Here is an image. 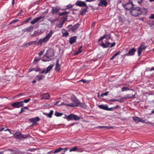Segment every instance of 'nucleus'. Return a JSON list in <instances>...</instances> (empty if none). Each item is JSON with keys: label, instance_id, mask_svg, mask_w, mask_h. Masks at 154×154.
Listing matches in <instances>:
<instances>
[{"label": "nucleus", "instance_id": "obj_26", "mask_svg": "<svg viewBox=\"0 0 154 154\" xmlns=\"http://www.w3.org/2000/svg\"><path fill=\"white\" fill-rule=\"evenodd\" d=\"M121 53V52L120 51H119L118 52H117L116 54H115L112 57H111L110 60H112L115 57L117 56L118 55H119Z\"/></svg>", "mask_w": 154, "mask_h": 154}, {"label": "nucleus", "instance_id": "obj_3", "mask_svg": "<svg viewBox=\"0 0 154 154\" xmlns=\"http://www.w3.org/2000/svg\"><path fill=\"white\" fill-rule=\"evenodd\" d=\"M54 56L53 51L51 50H48L46 53L44 55V57H46L48 60L42 59V60L43 62L49 61L52 59V57Z\"/></svg>", "mask_w": 154, "mask_h": 154}, {"label": "nucleus", "instance_id": "obj_15", "mask_svg": "<svg viewBox=\"0 0 154 154\" xmlns=\"http://www.w3.org/2000/svg\"><path fill=\"white\" fill-rule=\"evenodd\" d=\"M33 29V26H32L31 25L28 27H26L22 30V31L24 32H31L32 31Z\"/></svg>", "mask_w": 154, "mask_h": 154}, {"label": "nucleus", "instance_id": "obj_4", "mask_svg": "<svg viewBox=\"0 0 154 154\" xmlns=\"http://www.w3.org/2000/svg\"><path fill=\"white\" fill-rule=\"evenodd\" d=\"M14 136L15 138L21 140L29 137L30 135L29 134H23L20 132H17L14 134Z\"/></svg>", "mask_w": 154, "mask_h": 154}, {"label": "nucleus", "instance_id": "obj_57", "mask_svg": "<svg viewBox=\"0 0 154 154\" xmlns=\"http://www.w3.org/2000/svg\"><path fill=\"white\" fill-rule=\"evenodd\" d=\"M80 82H82L84 83H85L86 82V81L85 79H81L79 81Z\"/></svg>", "mask_w": 154, "mask_h": 154}, {"label": "nucleus", "instance_id": "obj_61", "mask_svg": "<svg viewBox=\"0 0 154 154\" xmlns=\"http://www.w3.org/2000/svg\"><path fill=\"white\" fill-rule=\"evenodd\" d=\"M108 36V35H104L103 36H102V38L103 39L104 38H106Z\"/></svg>", "mask_w": 154, "mask_h": 154}, {"label": "nucleus", "instance_id": "obj_9", "mask_svg": "<svg viewBox=\"0 0 154 154\" xmlns=\"http://www.w3.org/2000/svg\"><path fill=\"white\" fill-rule=\"evenodd\" d=\"M79 26V24L78 23H76V24L73 26L71 25H69L68 27H69V29L73 32H75L78 29Z\"/></svg>", "mask_w": 154, "mask_h": 154}, {"label": "nucleus", "instance_id": "obj_51", "mask_svg": "<svg viewBox=\"0 0 154 154\" xmlns=\"http://www.w3.org/2000/svg\"><path fill=\"white\" fill-rule=\"evenodd\" d=\"M116 45V43L115 42H113L112 43L110 46V48H112L113 47H114Z\"/></svg>", "mask_w": 154, "mask_h": 154}, {"label": "nucleus", "instance_id": "obj_17", "mask_svg": "<svg viewBox=\"0 0 154 154\" xmlns=\"http://www.w3.org/2000/svg\"><path fill=\"white\" fill-rule=\"evenodd\" d=\"M76 39L77 37L76 36L71 37L69 39V43L71 45L73 44L74 43L76 42Z\"/></svg>", "mask_w": 154, "mask_h": 154}, {"label": "nucleus", "instance_id": "obj_41", "mask_svg": "<svg viewBox=\"0 0 154 154\" xmlns=\"http://www.w3.org/2000/svg\"><path fill=\"white\" fill-rule=\"evenodd\" d=\"M31 100L30 99H25L23 101H21V102H22V104H23V103H27L29 101H30Z\"/></svg>", "mask_w": 154, "mask_h": 154}, {"label": "nucleus", "instance_id": "obj_42", "mask_svg": "<svg viewBox=\"0 0 154 154\" xmlns=\"http://www.w3.org/2000/svg\"><path fill=\"white\" fill-rule=\"evenodd\" d=\"M146 119L143 120L142 118H140L139 122H140L142 123H145L146 122Z\"/></svg>", "mask_w": 154, "mask_h": 154}, {"label": "nucleus", "instance_id": "obj_14", "mask_svg": "<svg viewBox=\"0 0 154 154\" xmlns=\"http://www.w3.org/2000/svg\"><path fill=\"white\" fill-rule=\"evenodd\" d=\"M59 60L57 59L55 65V70L56 71L59 72L60 68V65L59 64Z\"/></svg>", "mask_w": 154, "mask_h": 154}, {"label": "nucleus", "instance_id": "obj_43", "mask_svg": "<svg viewBox=\"0 0 154 154\" xmlns=\"http://www.w3.org/2000/svg\"><path fill=\"white\" fill-rule=\"evenodd\" d=\"M60 102V101H58L57 102L54 103V105L55 106L57 105L58 106H61L62 104H63V103H61L60 104H58Z\"/></svg>", "mask_w": 154, "mask_h": 154}, {"label": "nucleus", "instance_id": "obj_35", "mask_svg": "<svg viewBox=\"0 0 154 154\" xmlns=\"http://www.w3.org/2000/svg\"><path fill=\"white\" fill-rule=\"evenodd\" d=\"M69 13V12L65 11L62 13H60L59 14V16H61L62 15H66L67 14Z\"/></svg>", "mask_w": 154, "mask_h": 154}, {"label": "nucleus", "instance_id": "obj_52", "mask_svg": "<svg viewBox=\"0 0 154 154\" xmlns=\"http://www.w3.org/2000/svg\"><path fill=\"white\" fill-rule=\"evenodd\" d=\"M143 0H137V1L138 4H140L143 2Z\"/></svg>", "mask_w": 154, "mask_h": 154}, {"label": "nucleus", "instance_id": "obj_34", "mask_svg": "<svg viewBox=\"0 0 154 154\" xmlns=\"http://www.w3.org/2000/svg\"><path fill=\"white\" fill-rule=\"evenodd\" d=\"M63 115V113H60L57 111H56L55 113V115L57 117L61 116Z\"/></svg>", "mask_w": 154, "mask_h": 154}, {"label": "nucleus", "instance_id": "obj_19", "mask_svg": "<svg viewBox=\"0 0 154 154\" xmlns=\"http://www.w3.org/2000/svg\"><path fill=\"white\" fill-rule=\"evenodd\" d=\"M75 5H76L80 7L84 6L86 5L85 2L79 1H77L75 3Z\"/></svg>", "mask_w": 154, "mask_h": 154}, {"label": "nucleus", "instance_id": "obj_5", "mask_svg": "<svg viewBox=\"0 0 154 154\" xmlns=\"http://www.w3.org/2000/svg\"><path fill=\"white\" fill-rule=\"evenodd\" d=\"M72 103L69 104H66L65 105L73 107L75 106H79L80 101L79 100L77 99L75 97H71Z\"/></svg>", "mask_w": 154, "mask_h": 154}, {"label": "nucleus", "instance_id": "obj_36", "mask_svg": "<svg viewBox=\"0 0 154 154\" xmlns=\"http://www.w3.org/2000/svg\"><path fill=\"white\" fill-rule=\"evenodd\" d=\"M131 89L127 87H124L122 89V92H124L125 91H127L130 90Z\"/></svg>", "mask_w": 154, "mask_h": 154}, {"label": "nucleus", "instance_id": "obj_39", "mask_svg": "<svg viewBox=\"0 0 154 154\" xmlns=\"http://www.w3.org/2000/svg\"><path fill=\"white\" fill-rule=\"evenodd\" d=\"M31 45L30 43V42H28L25 44H23V45H22V47H27L28 46H29Z\"/></svg>", "mask_w": 154, "mask_h": 154}, {"label": "nucleus", "instance_id": "obj_47", "mask_svg": "<svg viewBox=\"0 0 154 154\" xmlns=\"http://www.w3.org/2000/svg\"><path fill=\"white\" fill-rule=\"evenodd\" d=\"M145 123L147 124L148 125H150L153 126L154 125V124L153 123L149 122H145Z\"/></svg>", "mask_w": 154, "mask_h": 154}, {"label": "nucleus", "instance_id": "obj_38", "mask_svg": "<svg viewBox=\"0 0 154 154\" xmlns=\"http://www.w3.org/2000/svg\"><path fill=\"white\" fill-rule=\"evenodd\" d=\"M32 18L31 17H29L28 19H27L25 21H23L22 22V24L23 23H28L29 21V20L31 19Z\"/></svg>", "mask_w": 154, "mask_h": 154}, {"label": "nucleus", "instance_id": "obj_56", "mask_svg": "<svg viewBox=\"0 0 154 154\" xmlns=\"http://www.w3.org/2000/svg\"><path fill=\"white\" fill-rule=\"evenodd\" d=\"M29 42L30 43L31 45L33 44H35L36 43V41H32Z\"/></svg>", "mask_w": 154, "mask_h": 154}, {"label": "nucleus", "instance_id": "obj_63", "mask_svg": "<svg viewBox=\"0 0 154 154\" xmlns=\"http://www.w3.org/2000/svg\"><path fill=\"white\" fill-rule=\"evenodd\" d=\"M45 69H43L42 70V71L40 72L41 74H43L44 73H45Z\"/></svg>", "mask_w": 154, "mask_h": 154}, {"label": "nucleus", "instance_id": "obj_24", "mask_svg": "<svg viewBox=\"0 0 154 154\" xmlns=\"http://www.w3.org/2000/svg\"><path fill=\"white\" fill-rule=\"evenodd\" d=\"M45 77V76L42 75H38L36 76V78H37V80L38 81L43 79Z\"/></svg>", "mask_w": 154, "mask_h": 154}, {"label": "nucleus", "instance_id": "obj_55", "mask_svg": "<svg viewBox=\"0 0 154 154\" xmlns=\"http://www.w3.org/2000/svg\"><path fill=\"white\" fill-rule=\"evenodd\" d=\"M72 7V5L69 4L67 5V8L68 9H70Z\"/></svg>", "mask_w": 154, "mask_h": 154}, {"label": "nucleus", "instance_id": "obj_30", "mask_svg": "<svg viewBox=\"0 0 154 154\" xmlns=\"http://www.w3.org/2000/svg\"><path fill=\"white\" fill-rule=\"evenodd\" d=\"M133 119L134 122H139L140 117L136 116H134Z\"/></svg>", "mask_w": 154, "mask_h": 154}, {"label": "nucleus", "instance_id": "obj_53", "mask_svg": "<svg viewBox=\"0 0 154 154\" xmlns=\"http://www.w3.org/2000/svg\"><path fill=\"white\" fill-rule=\"evenodd\" d=\"M34 71H35V68H30L29 70V72Z\"/></svg>", "mask_w": 154, "mask_h": 154}, {"label": "nucleus", "instance_id": "obj_64", "mask_svg": "<svg viewBox=\"0 0 154 154\" xmlns=\"http://www.w3.org/2000/svg\"><path fill=\"white\" fill-rule=\"evenodd\" d=\"M135 94H134V95H132V96H130V97H129V98H134L135 97Z\"/></svg>", "mask_w": 154, "mask_h": 154}, {"label": "nucleus", "instance_id": "obj_49", "mask_svg": "<svg viewBox=\"0 0 154 154\" xmlns=\"http://www.w3.org/2000/svg\"><path fill=\"white\" fill-rule=\"evenodd\" d=\"M44 51H45L44 50H42V51H41L38 54V55L39 56H41L42 55L44 52Z\"/></svg>", "mask_w": 154, "mask_h": 154}, {"label": "nucleus", "instance_id": "obj_45", "mask_svg": "<svg viewBox=\"0 0 154 154\" xmlns=\"http://www.w3.org/2000/svg\"><path fill=\"white\" fill-rule=\"evenodd\" d=\"M40 60V58L39 57H35V59L34 60V62L35 63H36L38 61H39Z\"/></svg>", "mask_w": 154, "mask_h": 154}, {"label": "nucleus", "instance_id": "obj_37", "mask_svg": "<svg viewBox=\"0 0 154 154\" xmlns=\"http://www.w3.org/2000/svg\"><path fill=\"white\" fill-rule=\"evenodd\" d=\"M77 146H75L73 148H72L69 150L70 152H71L72 151H75L77 150Z\"/></svg>", "mask_w": 154, "mask_h": 154}, {"label": "nucleus", "instance_id": "obj_21", "mask_svg": "<svg viewBox=\"0 0 154 154\" xmlns=\"http://www.w3.org/2000/svg\"><path fill=\"white\" fill-rule=\"evenodd\" d=\"M40 120V118L38 117H36L35 118L30 119H29V121L31 122H33L34 123H35L36 122L39 121Z\"/></svg>", "mask_w": 154, "mask_h": 154}, {"label": "nucleus", "instance_id": "obj_12", "mask_svg": "<svg viewBox=\"0 0 154 154\" xmlns=\"http://www.w3.org/2000/svg\"><path fill=\"white\" fill-rule=\"evenodd\" d=\"M100 1L98 4L99 6H106L108 5V3L106 1L104 0H99Z\"/></svg>", "mask_w": 154, "mask_h": 154}, {"label": "nucleus", "instance_id": "obj_33", "mask_svg": "<svg viewBox=\"0 0 154 154\" xmlns=\"http://www.w3.org/2000/svg\"><path fill=\"white\" fill-rule=\"evenodd\" d=\"M142 50L141 49V47H139L138 48V54L139 56L141 55Z\"/></svg>", "mask_w": 154, "mask_h": 154}, {"label": "nucleus", "instance_id": "obj_59", "mask_svg": "<svg viewBox=\"0 0 154 154\" xmlns=\"http://www.w3.org/2000/svg\"><path fill=\"white\" fill-rule=\"evenodd\" d=\"M112 109H114L113 108V107L110 108H109L107 106V111H110V110H111Z\"/></svg>", "mask_w": 154, "mask_h": 154}, {"label": "nucleus", "instance_id": "obj_23", "mask_svg": "<svg viewBox=\"0 0 154 154\" xmlns=\"http://www.w3.org/2000/svg\"><path fill=\"white\" fill-rule=\"evenodd\" d=\"M98 106L100 109L107 110V106L104 105H98Z\"/></svg>", "mask_w": 154, "mask_h": 154}, {"label": "nucleus", "instance_id": "obj_46", "mask_svg": "<svg viewBox=\"0 0 154 154\" xmlns=\"http://www.w3.org/2000/svg\"><path fill=\"white\" fill-rule=\"evenodd\" d=\"M18 21H19V20L18 19L14 20L12 21L11 22H10V23H9V24H11L12 23H14L17 22Z\"/></svg>", "mask_w": 154, "mask_h": 154}, {"label": "nucleus", "instance_id": "obj_40", "mask_svg": "<svg viewBox=\"0 0 154 154\" xmlns=\"http://www.w3.org/2000/svg\"><path fill=\"white\" fill-rule=\"evenodd\" d=\"M99 127L101 128H104L106 129H109L110 128H112V127H108V126H100Z\"/></svg>", "mask_w": 154, "mask_h": 154}, {"label": "nucleus", "instance_id": "obj_7", "mask_svg": "<svg viewBox=\"0 0 154 154\" xmlns=\"http://www.w3.org/2000/svg\"><path fill=\"white\" fill-rule=\"evenodd\" d=\"M23 104H22V102L21 101L16 102L13 103L11 105V106L14 108H19L23 106Z\"/></svg>", "mask_w": 154, "mask_h": 154}, {"label": "nucleus", "instance_id": "obj_13", "mask_svg": "<svg viewBox=\"0 0 154 154\" xmlns=\"http://www.w3.org/2000/svg\"><path fill=\"white\" fill-rule=\"evenodd\" d=\"M68 149L67 148H62L61 147H59L58 149L55 150L54 152V154L58 153L63 150H64V152H65Z\"/></svg>", "mask_w": 154, "mask_h": 154}, {"label": "nucleus", "instance_id": "obj_28", "mask_svg": "<svg viewBox=\"0 0 154 154\" xmlns=\"http://www.w3.org/2000/svg\"><path fill=\"white\" fill-rule=\"evenodd\" d=\"M64 32H62L63 36L65 37H67L69 35V33L66 30L64 29Z\"/></svg>", "mask_w": 154, "mask_h": 154}, {"label": "nucleus", "instance_id": "obj_44", "mask_svg": "<svg viewBox=\"0 0 154 154\" xmlns=\"http://www.w3.org/2000/svg\"><path fill=\"white\" fill-rule=\"evenodd\" d=\"M121 99L120 100H117L116 99H111L109 100V101L110 102H114V101H119L121 102Z\"/></svg>", "mask_w": 154, "mask_h": 154}, {"label": "nucleus", "instance_id": "obj_18", "mask_svg": "<svg viewBox=\"0 0 154 154\" xmlns=\"http://www.w3.org/2000/svg\"><path fill=\"white\" fill-rule=\"evenodd\" d=\"M43 18L42 17H39L33 19L31 22L30 23L32 25L34 24L35 23L38 22L40 20Z\"/></svg>", "mask_w": 154, "mask_h": 154}, {"label": "nucleus", "instance_id": "obj_25", "mask_svg": "<svg viewBox=\"0 0 154 154\" xmlns=\"http://www.w3.org/2000/svg\"><path fill=\"white\" fill-rule=\"evenodd\" d=\"M54 66V65H51L48 66L46 69V70L45 72V74L47 73L51 69H52Z\"/></svg>", "mask_w": 154, "mask_h": 154}, {"label": "nucleus", "instance_id": "obj_54", "mask_svg": "<svg viewBox=\"0 0 154 154\" xmlns=\"http://www.w3.org/2000/svg\"><path fill=\"white\" fill-rule=\"evenodd\" d=\"M149 18L150 19H154V14H152L151 16L149 17Z\"/></svg>", "mask_w": 154, "mask_h": 154}, {"label": "nucleus", "instance_id": "obj_2", "mask_svg": "<svg viewBox=\"0 0 154 154\" xmlns=\"http://www.w3.org/2000/svg\"><path fill=\"white\" fill-rule=\"evenodd\" d=\"M53 33V32L51 30L44 38H41L38 41L36 42L37 45H40L42 46L43 43H45L47 42L52 36Z\"/></svg>", "mask_w": 154, "mask_h": 154}, {"label": "nucleus", "instance_id": "obj_50", "mask_svg": "<svg viewBox=\"0 0 154 154\" xmlns=\"http://www.w3.org/2000/svg\"><path fill=\"white\" fill-rule=\"evenodd\" d=\"M139 47H141V49L143 50H144L146 48V47L142 45L140 46Z\"/></svg>", "mask_w": 154, "mask_h": 154}, {"label": "nucleus", "instance_id": "obj_32", "mask_svg": "<svg viewBox=\"0 0 154 154\" xmlns=\"http://www.w3.org/2000/svg\"><path fill=\"white\" fill-rule=\"evenodd\" d=\"M64 23V21H61L60 22L59 24H58L57 26L58 28H61L62 27Z\"/></svg>", "mask_w": 154, "mask_h": 154}, {"label": "nucleus", "instance_id": "obj_16", "mask_svg": "<svg viewBox=\"0 0 154 154\" xmlns=\"http://www.w3.org/2000/svg\"><path fill=\"white\" fill-rule=\"evenodd\" d=\"M110 44V43L108 41H106L105 44L103 42H102L100 44V45L103 48H105L108 47L109 46Z\"/></svg>", "mask_w": 154, "mask_h": 154}, {"label": "nucleus", "instance_id": "obj_27", "mask_svg": "<svg viewBox=\"0 0 154 154\" xmlns=\"http://www.w3.org/2000/svg\"><path fill=\"white\" fill-rule=\"evenodd\" d=\"M82 46H81L79 48V50L74 53V55H78L79 54H80L82 51Z\"/></svg>", "mask_w": 154, "mask_h": 154}, {"label": "nucleus", "instance_id": "obj_29", "mask_svg": "<svg viewBox=\"0 0 154 154\" xmlns=\"http://www.w3.org/2000/svg\"><path fill=\"white\" fill-rule=\"evenodd\" d=\"M79 106L83 108H86L87 107V106L85 103H81L80 102Z\"/></svg>", "mask_w": 154, "mask_h": 154}, {"label": "nucleus", "instance_id": "obj_31", "mask_svg": "<svg viewBox=\"0 0 154 154\" xmlns=\"http://www.w3.org/2000/svg\"><path fill=\"white\" fill-rule=\"evenodd\" d=\"M87 11L86 8H82L80 14L81 15H83L85 14Z\"/></svg>", "mask_w": 154, "mask_h": 154}, {"label": "nucleus", "instance_id": "obj_20", "mask_svg": "<svg viewBox=\"0 0 154 154\" xmlns=\"http://www.w3.org/2000/svg\"><path fill=\"white\" fill-rule=\"evenodd\" d=\"M42 98L41 99L43 100L45 99H48L50 97L49 94L48 93H45L42 95Z\"/></svg>", "mask_w": 154, "mask_h": 154}, {"label": "nucleus", "instance_id": "obj_48", "mask_svg": "<svg viewBox=\"0 0 154 154\" xmlns=\"http://www.w3.org/2000/svg\"><path fill=\"white\" fill-rule=\"evenodd\" d=\"M109 92V91H107L105 93H102L101 94V96L103 97L104 96H106L108 95Z\"/></svg>", "mask_w": 154, "mask_h": 154}, {"label": "nucleus", "instance_id": "obj_8", "mask_svg": "<svg viewBox=\"0 0 154 154\" xmlns=\"http://www.w3.org/2000/svg\"><path fill=\"white\" fill-rule=\"evenodd\" d=\"M134 6V5L131 2H130L123 5V7L127 10L132 9Z\"/></svg>", "mask_w": 154, "mask_h": 154}, {"label": "nucleus", "instance_id": "obj_1", "mask_svg": "<svg viewBox=\"0 0 154 154\" xmlns=\"http://www.w3.org/2000/svg\"><path fill=\"white\" fill-rule=\"evenodd\" d=\"M142 9L145 11H147V9L144 8H141L139 7L134 6L130 11L131 14L133 16L137 17L142 14Z\"/></svg>", "mask_w": 154, "mask_h": 154}, {"label": "nucleus", "instance_id": "obj_62", "mask_svg": "<svg viewBox=\"0 0 154 154\" xmlns=\"http://www.w3.org/2000/svg\"><path fill=\"white\" fill-rule=\"evenodd\" d=\"M66 19H67L66 17H63V19L62 21H64V22H65V21H66Z\"/></svg>", "mask_w": 154, "mask_h": 154}, {"label": "nucleus", "instance_id": "obj_22", "mask_svg": "<svg viewBox=\"0 0 154 154\" xmlns=\"http://www.w3.org/2000/svg\"><path fill=\"white\" fill-rule=\"evenodd\" d=\"M54 111L53 110H51L48 114L44 113V114L46 115L48 117L51 118L53 114Z\"/></svg>", "mask_w": 154, "mask_h": 154}, {"label": "nucleus", "instance_id": "obj_6", "mask_svg": "<svg viewBox=\"0 0 154 154\" xmlns=\"http://www.w3.org/2000/svg\"><path fill=\"white\" fill-rule=\"evenodd\" d=\"M64 118L68 121L73 119L74 120H79L80 119V117L73 114H71L68 116L66 115Z\"/></svg>", "mask_w": 154, "mask_h": 154}, {"label": "nucleus", "instance_id": "obj_10", "mask_svg": "<svg viewBox=\"0 0 154 154\" xmlns=\"http://www.w3.org/2000/svg\"><path fill=\"white\" fill-rule=\"evenodd\" d=\"M60 10V8L57 7L52 8V13L53 14H57Z\"/></svg>", "mask_w": 154, "mask_h": 154}, {"label": "nucleus", "instance_id": "obj_58", "mask_svg": "<svg viewBox=\"0 0 154 154\" xmlns=\"http://www.w3.org/2000/svg\"><path fill=\"white\" fill-rule=\"evenodd\" d=\"M40 70V69L38 68V67H36V68H35V71L36 72H38Z\"/></svg>", "mask_w": 154, "mask_h": 154}, {"label": "nucleus", "instance_id": "obj_60", "mask_svg": "<svg viewBox=\"0 0 154 154\" xmlns=\"http://www.w3.org/2000/svg\"><path fill=\"white\" fill-rule=\"evenodd\" d=\"M108 36V35H104L103 36H102V38L103 39L104 38H106Z\"/></svg>", "mask_w": 154, "mask_h": 154}, {"label": "nucleus", "instance_id": "obj_11", "mask_svg": "<svg viewBox=\"0 0 154 154\" xmlns=\"http://www.w3.org/2000/svg\"><path fill=\"white\" fill-rule=\"evenodd\" d=\"M136 51V50L134 48H132L130 50L128 54H125V56H132L134 54Z\"/></svg>", "mask_w": 154, "mask_h": 154}]
</instances>
